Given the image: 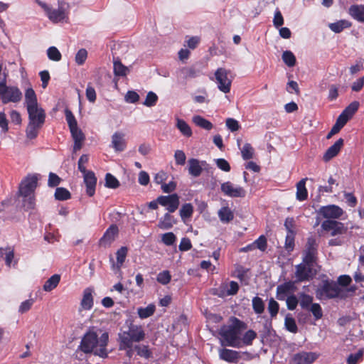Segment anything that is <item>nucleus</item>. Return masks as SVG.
I'll return each instance as SVG.
<instances>
[{
	"instance_id": "48",
	"label": "nucleus",
	"mask_w": 364,
	"mask_h": 364,
	"mask_svg": "<svg viewBox=\"0 0 364 364\" xmlns=\"http://www.w3.org/2000/svg\"><path fill=\"white\" fill-rule=\"evenodd\" d=\"M268 311L272 318H275L278 314L279 310V304L273 298H271L268 302L267 306Z\"/></svg>"
},
{
	"instance_id": "37",
	"label": "nucleus",
	"mask_w": 364,
	"mask_h": 364,
	"mask_svg": "<svg viewBox=\"0 0 364 364\" xmlns=\"http://www.w3.org/2000/svg\"><path fill=\"white\" fill-rule=\"evenodd\" d=\"M252 306L253 311L257 314H262L264 311V302L262 298L259 296L253 297L252 300Z\"/></svg>"
},
{
	"instance_id": "61",
	"label": "nucleus",
	"mask_w": 364,
	"mask_h": 364,
	"mask_svg": "<svg viewBox=\"0 0 364 364\" xmlns=\"http://www.w3.org/2000/svg\"><path fill=\"white\" fill-rule=\"evenodd\" d=\"M87 58V51L85 48L80 49L75 55V63L82 65L85 63L86 59Z\"/></svg>"
},
{
	"instance_id": "49",
	"label": "nucleus",
	"mask_w": 364,
	"mask_h": 364,
	"mask_svg": "<svg viewBox=\"0 0 364 364\" xmlns=\"http://www.w3.org/2000/svg\"><path fill=\"white\" fill-rule=\"evenodd\" d=\"M127 252L128 249L127 247H122L117 251V264L119 268L121 267L124 262Z\"/></svg>"
},
{
	"instance_id": "64",
	"label": "nucleus",
	"mask_w": 364,
	"mask_h": 364,
	"mask_svg": "<svg viewBox=\"0 0 364 364\" xmlns=\"http://www.w3.org/2000/svg\"><path fill=\"white\" fill-rule=\"evenodd\" d=\"M192 248L191 240L188 237H183L178 246V249L181 252L188 251Z\"/></svg>"
},
{
	"instance_id": "25",
	"label": "nucleus",
	"mask_w": 364,
	"mask_h": 364,
	"mask_svg": "<svg viewBox=\"0 0 364 364\" xmlns=\"http://www.w3.org/2000/svg\"><path fill=\"white\" fill-rule=\"evenodd\" d=\"M46 11L49 19L54 23L62 21L67 17L63 6H59L57 9L47 8Z\"/></svg>"
},
{
	"instance_id": "17",
	"label": "nucleus",
	"mask_w": 364,
	"mask_h": 364,
	"mask_svg": "<svg viewBox=\"0 0 364 364\" xmlns=\"http://www.w3.org/2000/svg\"><path fill=\"white\" fill-rule=\"evenodd\" d=\"M312 267L313 265H309L304 262L297 264L295 272L296 281L295 282H301L311 279L314 277Z\"/></svg>"
},
{
	"instance_id": "3",
	"label": "nucleus",
	"mask_w": 364,
	"mask_h": 364,
	"mask_svg": "<svg viewBox=\"0 0 364 364\" xmlns=\"http://www.w3.org/2000/svg\"><path fill=\"white\" fill-rule=\"evenodd\" d=\"M247 328V324L236 317L232 318V323L220 334L225 341V346L238 348L240 346V336L242 330Z\"/></svg>"
},
{
	"instance_id": "57",
	"label": "nucleus",
	"mask_w": 364,
	"mask_h": 364,
	"mask_svg": "<svg viewBox=\"0 0 364 364\" xmlns=\"http://www.w3.org/2000/svg\"><path fill=\"white\" fill-rule=\"evenodd\" d=\"M287 307L290 311H294L296 309L298 304L299 299L295 294H291L285 299Z\"/></svg>"
},
{
	"instance_id": "43",
	"label": "nucleus",
	"mask_w": 364,
	"mask_h": 364,
	"mask_svg": "<svg viewBox=\"0 0 364 364\" xmlns=\"http://www.w3.org/2000/svg\"><path fill=\"white\" fill-rule=\"evenodd\" d=\"M120 186L118 179L112 174L107 173L105 175V186L108 188L116 189Z\"/></svg>"
},
{
	"instance_id": "5",
	"label": "nucleus",
	"mask_w": 364,
	"mask_h": 364,
	"mask_svg": "<svg viewBox=\"0 0 364 364\" xmlns=\"http://www.w3.org/2000/svg\"><path fill=\"white\" fill-rule=\"evenodd\" d=\"M28 114V124L26 133L27 138L33 139L37 137L38 130L43 127L46 120L45 111H40L39 113H30Z\"/></svg>"
},
{
	"instance_id": "56",
	"label": "nucleus",
	"mask_w": 364,
	"mask_h": 364,
	"mask_svg": "<svg viewBox=\"0 0 364 364\" xmlns=\"http://www.w3.org/2000/svg\"><path fill=\"white\" fill-rule=\"evenodd\" d=\"M360 106V103L358 101H353L350 105H348L344 109L343 112L346 113L350 118L355 114V113L358 111Z\"/></svg>"
},
{
	"instance_id": "44",
	"label": "nucleus",
	"mask_w": 364,
	"mask_h": 364,
	"mask_svg": "<svg viewBox=\"0 0 364 364\" xmlns=\"http://www.w3.org/2000/svg\"><path fill=\"white\" fill-rule=\"evenodd\" d=\"M134 350L136 351L137 355L144 358H149L151 357L152 353L149 348L148 346L146 345H136L134 347Z\"/></svg>"
},
{
	"instance_id": "39",
	"label": "nucleus",
	"mask_w": 364,
	"mask_h": 364,
	"mask_svg": "<svg viewBox=\"0 0 364 364\" xmlns=\"http://www.w3.org/2000/svg\"><path fill=\"white\" fill-rule=\"evenodd\" d=\"M55 198L58 200H67L71 198V193L65 188L59 187L55 189Z\"/></svg>"
},
{
	"instance_id": "11",
	"label": "nucleus",
	"mask_w": 364,
	"mask_h": 364,
	"mask_svg": "<svg viewBox=\"0 0 364 364\" xmlns=\"http://www.w3.org/2000/svg\"><path fill=\"white\" fill-rule=\"evenodd\" d=\"M38 177L36 175H28L20 183L19 193L23 197L33 195L37 187Z\"/></svg>"
},
{
	"instance_id": "35",
	"label": "nucleus",
	"mask_w": 364,
	"mask_h": 364,
	"mask_svg": "<svg viewBox=\"0 0 364 364\" xmlns=\"http://www.w3.org/2000/svg\"><path fill=\"white\" fill-rule=\"evenodd\" d=\"M156 311V306L154 304H149L146 307H140L137 309L139 317L141 319L146 318L152 316Z\"/></svg>"
},
{
	"instance_id": "9",
	"label": "nucleus",
	"mask_w": 364,
	"mask_h": 364,
	"mask_svg": "<svg viewBox=\"0 0 364 364\" xmlns=\"http://www.w3.org/2000/svg\"><path fill=\"white\" fill-rule=\"evenodd\" d=\"M319 356L316 352L301 350L291 357L289 364H312Z\"/></svg>"
},
{
	"instance_id": "30",
	"label": "nucleus",
	"mask_w": 364,
	"mask_h": 364,
	"mask_svg": "<svg viewBox=\"0 0 364 364\" xmlns=\"http://www.w3.org/2000/svg\"><path fill=\"white\" fill-rule=\"evenodd\" d=\"M92 290L90 288H86L83 291V296L81 301L82 308L85 310H90L93 306Z\"/></svg>"
},
{
	"instance_id": "55",
	"label": "nucleus",
	"mask_w": 364,
	"mask_h": 364,
	"mask_svg": "<svg viewBox=\"0 0 364 364\" xmlns=\"http://www.w3.org/2000/svg\"><path fill=\"white\" fill-rule=\"evenodd\" d=\"M14 259V248L11 246L5 247V264L7 267H10Z\"/></svg>"
},
{
	"instance_id": "2",
	"label": "nucleus",
	"mask_w": 364,
	"mask_h": 364,
	"mask_svg": "<svg viewBox=\"0 0 364 364\" xmlns=\"http://www.w3.org/2000/svg\"><path fill=\"white\" fill-rule=\"evenodd\" d=\"M316 296L319 300H329L333 299H343L346 295L344 291L336 282L326 279H323L315 291Z\"/></svg>"
},
{
	"instance_id": "41",
	"label": "nucleus",
	"mask_w": 364,
	"mask_h": 364,
	"mask_svg": "<svg viewBox=\"0 0 364 364\" xmlns=\"http://www.w3.org/2000/svg\"><path fill=\"white\" fill-rule=\"evenodd\" d=\"M282 60L288 67H293L296 65V59L294 53L290 50H285L282 53Z\"/></svg>"
},
{
	"instance_id": "20",
	"label": "nucleus",
	"mask_w": 364,
	"mask_h": 364,
	"mask_svg": "<svg viewBox=\"0 0 364 364\" xmlns=\"http://www.w3.org/2000/svg\"><path fill=\"white\" fill-rule=\"evenodd\" d=\"M344 144V140L342 138L338 139L333 145L328 148L323 154V159L327 162L336 156L340 152Z\"/></svg>"
},
{
	"instance_id": "62",
	"label": "nucleus",
	"mask_w": 364,
	"mask_h": 364,
	"mask_svg": "<svg viewBox=\"0 0 364 364\" xmlns=\"http://www.w3.org/2000/svg\"><path fill=\"white\" fill-rule=\"evenodd\" d=\"M255 248L259 249V250L264 252L266 250L267 247V240L264 235H260L255 242Z\"/></svg>"
},
{
	"instance_id": "60",
	"label": "nucleus",
	"mask_w": 364,
	"mask_h": 364,
	"mask_svg": "<svg viewBox=\"0 0 364 364\" xmlns=\"http://www.w3.org/2000/svg\"><path fill=\"white\" fill-rule=\"evenodd\" d=\"M257 337V333L253 330H248L243 336L242 342L246 346H250L252 344L253 340Z\"/></svg>"
},
{
	"instance_id": "40",
	"label": "nucleus",
	"mask_w": 364,
	"mask_h": 364,
	"mask_svg": "<svg viewBox=\"0 0 364 364\" xmlns=\"http://www.w3.org/2000/svg\"><path fill=\"white\" fill-rule=\"evenodd\" d=\"M193 121L197 126L206 130H210L213 128V124L201 116H195Z\"/></svg>"
},
{
	"instance_id": "33",
	"label": "nucleus",
	"mask_w": 364,
	"mask_h": 364,
	"mask_svg": "<svg viewBox=\"0 0 364 364\" xmlns=\"http://www.w3.org/2000/svg\"><path fill=\"white\" fill-rule=\"evenodd\" d=\"M314 297L309 294H307L304 292H301L299 294V303L301 308L304 310H308L309 308L313 304Z\"/></svg>"
},
{
	"instance_id": "22",
	"label": "nucleus",
	"mask_w": 364,
	"mask_h": 364,
	"mask_svg": "<svg viewBox=\"0 0 364 364\" xmlns=\"http://www.w3.org/2000/svg\"><path fill=\"white\" fill-rule=\"evenodd\" d=\"M188 173L193 177H198L203 172L201 165L206 164V161H200L197 159L191 158L188 161Z\"/></svg>"
},
{
	"instance_id": "50",
	"label": "nucleus",
	"mask_w": 364,
	"mask_h": 364,
	"mask_svg": "<svg viewBox=\"0 0 364 364\" xmlns=\"http://www.w3.org/2000/svg\"><path fill=\"white\" fill-rule=\"evenodd\" d=\"M180 73L185 79L194 78L198 75V71L193 67L182 68L181 69H180Z\"/></svg>"
},
{
	"instance_id": "54",
	"label": "nucleus",
	"mask_w": 364,
	"mask_h": 364,
	"mask_svg": "<svg viewBox=\"0 0 364 364\" xmlns=\"http://www.w3.org/2000/svg\"><path fill=\"white\" fill-rule=\"evenodd\" d=\"M242 156L244 160H249L253 157L254 149L250 144L246 143L242 150Z\"/></svg>"
},
{
	"instance_id": "13",
	"label": "nucleus",
	"mask_w": 364,
	"mask_h": 364,
	"mask_svg": "<svg viewBox=\"0 0 364 364\" xmlns=\"http://www.w3.org/2000/svg\"><path fill=\"white\" fill-rule=\"evenodd\" d=\"M25 103L28 114L44 111L43 108L38 107L37 96L32 87H28L25 91Z\"/></svg>"
},
{
	"instance_id": "42",
	"label": "nucleus",
	"mask_w": 364,
	"mask_h": 364,
	"mask_svg": "<svg viewBox=\"0 0 364 364\" xmlns=\"http://www.w3.org/2000/svg\"><path fill=\"white\" fill-rule=\"evenodd\" d=\"M176 127L185 136L190 137L192 135L190 126L183 119H178Z\"/></svg>"
},
{
	"instance_id": "51",
	"label": "nucleus",
	"mask_w": 364,
	"mask_h": 364,
	"mask_svg": "<svg viewBox=\"0 0 364 364\" xmlns=\"http://www.w3.org/2000/svg\"><path fill=\"white\" fill-rule=\"evenodd\" d=\"M65 119H66L67 123L68 124L69 129H71L77 127V120H76L74 114L71 112V110H70L69 109H65Z\"/></svg>"
},
{
	"instance_id": "58",
	"label": "nucleus",
	"mask_w": 364,
	"mask_h": 364,
	"mask_svg": "<svg viewBox=\"0 0 364 364\" xmlns=\"http://www.w3.org/2000/svg\"><path fill=\"white\" fill-rule=\"evenodd\" d=\"M161 241L167 246L173 245L176 241V236L172 232L163 234Z\"/></svg>"
},
{
	"instance_id": "24",
	"label": "nucleus",
	"mask_w": 364,
	"mask_h": 364,
	"mask_svg": "<svg viewBox=\"0 0 364 364\" xmlns=\"http://www.w3.org/2000/svg\"><path fill=\"white\" fill-rule=\"evenodd\" d=\"M70 131L74 140L73 151H77L82 147V143L85 139V134L77 127L70 129Z\"/></svg>"
},
{
	"instance_id": "59",
	"label": "nucleus",
	"mask_w": 364,
	"mask_h": 364,
	"mask_svg": "<svg viewBox=\"0 0 364 364\" xmlns=\"http://www.w3.org/2000/svg\"><path fill=\"white\" fill-rule=\"evenodd\" d=\"M33 195H30L28 197H23V206L26 210H33L35 208L36 202Z\"/></svg>"
},
{
	"instance_id": "15",
	"label": "nucleus",
	"mask_w": 364,
	"mask_h": 364,
	"mask_svg": "<svg viewBox=\"0 0 364 364\" xmlns=\"http://www.w3.org/2000/svg\"><path fill=\"white\" fill-rule=\"evenodd\" d=\"M296 282L288 281L279 284L276 289V298L279 301H284L288 296L293 294L296 289Z\"/></svg>"
},
{
	"instance_id": "28",
	"label": "nucleus",
	"mask_w": 364,
	"mask_h": 364,
	"mask_svg": "<svg viewBox=\"0 0 364 364\" xmlns=\"http://www.w3.org/2000/svg\"><path fill=\"white\" fill-rule=\"evenodd\" d=\"M348 13L356 21L364 23V5H352Z\"/></svg>"
},
{
	"instance_id": "14",
	"label": "nucleus",
	"mask_w": 364,
	"mask_h": 364,
	"mask_svg": "<svg viewBox=\"0 0 364 364\" xmlns=\"http://www.w3.org/2000/svg\"><path fill=\"white\" fill-rule=\"evenodd\" d=\"M22 99V92L16 86H7L1 99L3 104L9 102L17 103Z\"/></svg>"
},
{
	"instance_id": "6",
	"label": "nucleus",
	"mask_w": 364,
	"mask_h": 364,
	"mask_svg": "<svg viewBox=\"0 0 364 364\" xmlns=\"http://www.w3.org/2000/svg\"><path fill=\"white\" fill-rule=\"evenodd\" d=\"M321 232L328 234L331 237L344 235L348 228L344 223L336 220H325L321 224Z\"/></svg>"
},
{
	"instance_id": "4",
	"label": "nucleus",
	"mask_w": 364,
	"mask_h": 364,
	"mask_svg": "<svg viewBox=\"0 0 364 364\" xmlns=\"http://www.w3.org/2000/svg\"><path fill=\"white\" fill-rule=\"evenodd\" d=\"M145 331L141 325L131 322L127 331L119 333V348H129L133 343H139L144 340Z\"/></svg>"
},
{
	"instance_id": "18",
	"label": "nucleus",
	"mask_w": 364,
	"mask_h": 364,
	"mask_svg": "<svg viewBox=\"0 0 364 364\" xmlns=\"http://www.w3.org/2000/svg\"><path fill=\"white\" fill-rule=\"evenodd\" d=\"M83 174V181L86 187V194L89 197H92L95 193V188L97 185V177L92 171H90Z\"/></svg>"
},
{
	"instance_id": "45",
	"label": "nucleus",
	"mask_w": 364,
	"mask_h": 364,
	"mask_svg": "<svg viewBox=\"0 0 364 364\" xmlns=\"http://www.w3.org/2000/svg\"><path fill=\"white\" fill-rule=\"evenodd\" d=\"M284 326L287 331L296 333L298 331V327L295 319L290 315H287L284 319Z\"/></svg>"
},
{
	"instance_id": "52",
	"label": "nucleus",
	"mask_w": 364,
	"mask_h": 364,
	"mask_svg": "<svg viewBox=\"0 0 364 364\" xmlns=\"http://www.w3.org/2000/svg\"><path fill=\"white\" fill-rule=\"evenodd\" d=\"M171 279V275L168 270H164L161 272H159L157 275L156 280L159 283L166 285L168 284Z\"/></svg>"
},
{
	"instance_id": "12",
	"label": "nucleus",
	"mask_w": 364,
	"mask_h": 364,
	"mask_svg": "<svg viewBox=\"0 0 364 364\" xmlns=\"http://www.w3.org/2000/svg\"><path fill=\"white\" fill-rule=\"evenodd\" d=\"M159 205L166 207L169 213H174L179 207L180 197L177 193H172L167 196H159L158 197Z\"/></svg>"
},
{
	"instance_id": "1",
	"label": "nucleus",
	"mask_w": 364,
	"mask_h": 364,
	"mask_svg": "<svg viewBox=\"0 0 364 364\" xmlns=\"http://www.w3.org/2000/svg\"><path fill=\"white\" fill-rule=\"evenodd\" d=\"M109 342V334L104 332L100 337H98L97 332L94 328H90L83 336L79 348L84 353H93L102 358H106L108 356L107 346Z\"/></svg>"
},
{
	"instance_id": "27",
	"label": "nucleus",
	"mask_w": 364,
	"mask_h": 364,
	"mask_svg": "<svg viewBox=\"0 0 364 364\" xmlns=\"http://www.w3.org/2000/svg\"><path fill=\"white\" fill-rule=\"evenodd\" d=\"M124 134L115 132L112 137V144L113 148L117 151H122L126 148V141L124 139Z\"/></svg>"
},
{
	"instance_id": "19",
	"label": "nucleus",
	"mask_w": 364,
	"mask_h": 364,
	"mask_svg": "<svg viewBox=\"0 0 364 364\" xmlns=\"http://www.w3.org/2000/svg\"><path fill=\"white\" fill-rule=\"evenodd\" d=\"M119 232L118 227L116 225H111L105 231L103 236L100 240V244L102 246L111 245L115 240V237Z\"/></svg>"
},
{
	"instance_id": "46",
	"label": "nucleus",
	"mask_w": 364,
	"mask_h": 364,
	"mask_svg": "<svg viewBox=\"0 0 364 364\" xmlns=\"http://www.w3.org/2000/svg\"><path fill=\"white\" fill-rule=\"evenodd\" d=\"M48 58L53 61H60L62 58V55L58 49L55 46H50L47 50Z\"/></svg>"
},
{
	"instance_id": "31",
	"label": "nucleus",
	"mask_w": 364,
	"mask_h": 364,
	"mask_svg": "<svg viewBox=\"0 0 364 364\" xmlns=\"http://www.w3.org/2000/svg\"><path fill=\"white\" fill-rule=\"evenodd\" d=\"M352 23L348 20L342 19L336 22L329 23V28L336 33L342 32L345 28L351 27Z\"/></svg>"
},
{
	"instance_id": "16",
	"label": "nucleus",
	"mask_w": 364,
	"mask_h": 364,
	"mask_svg": "<svg viewBox=\"0 0 364 364\" xmlns=\"http://www.w3.org/2000/svg\"><path fill=\"white\" fill-rule=\"evenodd\" d=\"M220 188L224 195L228 197L244 198L246 196V191L242 187H235L234 185L230 181L223 183L221 184Z\"/></svg>"
},
{
	"instance_id": "7",
	"label": "nucleus",
	"mask_w": 364,
	"mask_h": 364,
	"mask_svg": "<svg viewBox=\"0 0 364 364\" xmlns=\"http://www.w3.org/2000/svg\"><path fill=\"white\" fill-rule=\"evenodd\" d=\"M230 71L223 68H219L215 72L218 88L224 93H228L231 89L232 80L229 78Z\"/></svg>"
},
{
	"instance_id": "29",
	"label": "nucleus",
	"mask_w": 364,
	"mask_h": 364,
	"mask_svg": "<svg viewBox=\"0 0 364 364\" xmlns=\"http://www.w3.org/2000/svg\"><path fill=\"white\" fill-rule=\"evenodd\" d=\"M307 178H302L296 183V199L299 201H304L308 198V191L306 188V181Z\"/></svg>"
},
{
	"instance_id": "38",
	"label": "nucleus",
	"mask_w": 364,
	"mask_h": 364,
	"mask_svg": "<svg viewBox=\"0 0 364 364\" xmlns=\"http://www.w3.org/2000/svg\"><path fill=\"white\" fill-rule=\"evenodd\" d=\"M364 350L359 349L355 353H350L347 359L346 364H358L363 359Z\"/></svg>"
},
{
	"instance_id": "36",
	"label": "nucleus",
	"mask_w": 364,
	"mask_h": 364,
	"mask_svg": "<svg viewBox=\"0 0 364 364\" xmlns=\"http://www.w3.org/2000/svg\"><path fill=\"white\" fill-rule=\"evenodd\" d=\"M114 74L116 76L123 77L127 74L128 68L124 65L120 60L117 59L114 60L113 63Z\"/></svg>"
},
{
	"instance_id": "23",
	"label": "nucleus",
	"mask_w": 364,
	"mask_h": 364,
	"mask_svg": "<svg viewBox=\"0 0 364 364\" xmlns=\"http://www.w3.org/2000/svg\"><path fill=\"white\" fill-rule=\"evenodd\" d=\"M171 213H166L159 220L158 228L161 230H169L178 223V220Z\"/></svg>"
},
{
	"instance_id": "34",
	"label": "nucleus",
	"mask_w": 364,
	"mask_h": 364,
	"mask_svg": "<svg viewBox=\"0 0 364 364\" xmlns=\"http://www.w3.org/2000/svg\"><path fill=\"white\" fill-rule=\"evenodd\" d=\"M60 281L59 274H53L43 284V289L46 291H50L55 289Z\"/></svg>"
},
{
	"instance_id": "10",
	"label": "nucleus",
	"mask_w": 364,
	"mask_h": 364,
	"mask_svg": "<svg viewBox=\"0 0 364 364\" xmlns=\"http://www.w3.org/2000/svg\"><path fill=\"white\" fill-rule=\"evenodd\" d=\"M317 213L326 220H338L344 214V210L338 205L332 204L321 206Z\"/></svg>"
},
{
	"instance_id": "32",
	"label": "nucleus",
	"mask_w": 364,
	"mask_h": 364,
	"mask_svg": "<svg viewBox=\"0 0 364 364\" xmlns=\"http://www.w3.org/2000/svg\"><path fill=\"white\" fill-rule=\"evenodd\" d=\"M218 217L222 223H228L233 220L234 213L229 207L225 206L219 210Z\"/></svg>"
},
{
	"instance_id": "26",
	"label": "nucleus",
	"mask_w": 364,
	"mask_h": 364,
	"mask_svg": "<svg viewBox=\"0 0 364 364\" xmlns=\"http://www.w3.org/2000/svg\"><path fill=\"white\" fill-rule=\"evenodd\" d=\"M193 212L194 208L191 203H188L182 205L179 210V215L183 223H187L188 220L192 218Z\"/></svg>"
},
{
	"instance_id": "63",
	"label": "nucleus",
	"mask_w": 364,
	"mask_h": 364,
	"mask_svg": "<svg viewBox=\"0 0 364 364\" xmlns=\"http://www.w3.org/2000/svg\"><path fill=\"white\" fill-rule=\"evenodd\" d=\"M33 304V299H29L23 301L19 306L18 312L21 314L26 313L31 309Z\"/></svg>"
},
{
	"instance_id": "47",
	"label": "nucleus",
	"mask_w": 364,
	"mask_h": 364,
	"mask_svg": "<svg viewBox=\"0 0 364 364\" xmlns=\"http://www.w3.org/2000/svg\"><path fill=\"white\" fill-rule=\"evenodd\" d=\"M312 313L314 319L318 321L323 317V310L321 305L318 303H314L307 310Z\"/></svg>"
},
{
	"instance_id": "53",
	"label": "nucleus",
	"mask_w": 364,
	"mask_h": 364,
	"mask_svg": "<svg viewBox=\"0 0 364 364\" xmlns=\"http://www.w3.org/2000/svg\"><path fill=\"white\" fill-rule=\"evenodd\" d=\"M158 99L157 95L154 92L150 91L147 93L145 101L143 104L146 107H151L156 105Z\"/></svg>"
},
{
	"instance_id": "8",
	"label": "nucleus",
	"mask_w": 364,
	"mask_h": 364,
	"mask_svg": "<svg viewBox=\"0 0 364 364\" xmlns=\"http://www.w3.org/2000/svg\"><path fill=\"white\" fill-rule=\"evenodd\" d=\"M318 244L314 237H309L305 246L303 262L309 265H314L318 254Z\"/></svg>"
},
{
	"instance_id": "21",
	"label": "nucleus",
	"mask_w": 364,
	"mask_h": 364,
	"mask_svg": "<svg viewBox=\"0 0 364 364\" xmlns=\"http://www.w3.org/2000/svg\"><path fill=\"white\" fill-rule=\"evenodd\" d=\"M219 357L221 360L230 363H237L241 358L238 351L228 348H222L219 351Z\"/></svg>"
}]
</instances>
